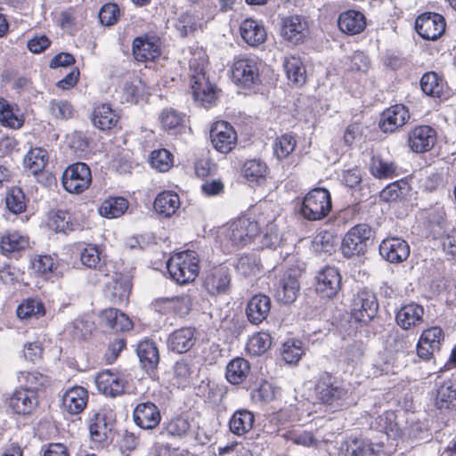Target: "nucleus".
Wrapping results in <instances>:
<instances>
[{
	"mask_svg": "<svg viewBox=\"0 0 456 456\" xmlns=\"http://www.w3.org/2000/svg\"><path fill=\"white\" fill-rule=\"evenodd\" d=\"M206 54L200 51L194 53L190 60V70L191 72V92L195 101L207 107L216 99V91L214 85L205 74Z\"/></svg>",
	"mask_w": 456,
	"mask_h": 456,
	"instance_id": "1",
	"label": "nucleus"
},
{
	"mask_svg": "<svg viewBox=\"0 0 456 456\" xmlns=\"http://www.w3.org/2000/svg\"><path fill=\"white\" fill-rule=\"evenodd\" d=\"M317 399L323 404L338 408L348 404L351 391L349 385L339 383L329 373L321 375L315 385Z\"/></svg>",
	"mask_w": 456,
	"mask_h": 456,
	"instance_id": "2",
	"label": "nucleus"
},
{
	"mask_svg": "<svg viewBox=\"0 0 456 456\" xmlns=\"http://www.w3.org/2000/svg\"><path fill=\"white\" fill-rule=\"evenodd\" d=\"M200 260L194 251H183L173 255L167 263V271L179 284L193 281L199 275Z\"/></svg>",
	"mask_w": 456,
	"mask_h": 456,
	"instance_id": "3",
	"label": "nucleus"
},
{
	"mask_svg": "<svg viewBox=\"0 0 456 456\" xmlns=\"http://www.w3.org/2000/svg\"><path fill=\"white\" fill-rule=\"evenodd\" d=\"M331 208L330 191L324 188H315L304 197L300 207V214L309 221H319L330 214Z\"/></svg>",
	"mask_w": 456,
	"mask_h": 456,
	"instance_id": "4",
	"label": "nucleus"
},
{
	"mask_svg": "<svg viewBox=\"0 0 456 456\" xmlns=\"http://www.w3.org/2000/svg\"><path fill=\"white\" fill-rule=\"evenodd\" d=\"M115 421V415L110 409L92 411L88 419V428L92 441L101 446L107 445Z\"/></svg>",
	"mask_w": 456,
	"mask_h": 456,
	"instance_id": "5",
	"label": "nucleus"
},
{
	"mask_svg": "<svg viewBox=\"0 0 456 456\" xmlns=\"http://www.w3.org/2000/svg\"><path fill=\"white\" fill-rule=\"evenodd\" d=\"M261 224H265V222L261 219L255 221L245 216L239 218L229 224L225 232V237L232 245L243 247L259 233Z\"/></svg>",
	"mask_w": 456,
	"mask_h": 456,
	"instance_id": "6",
	"label": "nucleus"
},
{
	"mask_svg": "<svg viewBox=\"0 0 456 456\" xmlns=\"http://www.w3.org/2000/svg\"><path fill=\"white\" fill-rule=\"evenodd\" d=\"M61 180L63 188L67 191L80 194L92 183L91 170L86 164L77 162L65 169Z\"/></svg>",
	"mask_w": 456,
	"mask_h": 456,
	"instance_id": "7",
	"label": "nucleus"
},
{
	"mask_svg": "<svg viewBox=\"0 0 456 456\" xmlns=\"http://www.w3.org/2000/svg\"><path fill=\"white\" fill-rule=\"evenodd\" d=\"M232 78L243 87H251L260 82L259 62L255 58H235L232 66Z\"/></svg>",
	"mask_w": 456,
	"mask_h": 456,
	"instance_id": "8",
	"label": "nucleus"
},
{
	"mask_svg": "<svg viewBox=\"0 0 456 456\" xmlns=\"http://www.w3.org/2000/svg\"><path fill=\"white\" fill-rule=\"evenodd\" d=\"M339 456H386L384 444L367 438L349 437L338 447Z\"/></svg>",
	"mask_w": 456,
	"mask_h": 456,
	"instance_id": "9",
	"label": "nucleus"
},
{
	"mask_svg": "<svg viewBox=\"0 0 456 456\" xmlns=\"http://www.w3.org/2000/svg\"><path fill=\"white\" fill-rule=\"evenodd\" d=\"M371 230L367 224H357L351 228L342 241V253L346 257H352L363 254L366 243L370 240Z\"/></svg>",
	"mask_w": 456,
	"mask_h": 456,
	"instance_id": "10",
	"label": "nucleus"
},
{
	"mask_svg": "<svg viewBox=\"0 0 456 456\" xmlns=\"http://www.w3.org/2000/svg\"><path fill=\"white\" fill-rule=\"evenodd\" d=\"M378 308L379 304L374 293L364 289L354 295L351 314L356 322L368 323L376 315Z\"/></svg>",
	"mask_w": 456,
	"mask_h": 456,
	"instance_id": "11",
	"label": "nucleus"
},
{
	"mask_svg": "<svg viewBox=\"0 0 456 456\" xmlns=\"http://www.w3.org/2000/svg\"><path fill=\"white\" fill-rule=\"evenodd\" d=\"M210 140L216 151L228 153L237 143V133L228 122L218 121L211 126Z\"/></svg>",
	"mask_w": 456,
	"mask_h": 456,
	"instance_id": "12",
	"label": "nucleus"
},
{
	"mask_svg": "<svg viewBox=\"0 0 456 456\" xmlns=\"http://www.w3.org/2000/svg\"><path fill=\"white\" fill-rule=\"evenodd\" d=\"M444 18L436 12H426L419 15L415 21V28L418 34L427 40H436L445 30Z\"/></svg>",
	"mask_w": 456,
	"mask_h": 456,
	"instance_id": "13",
	"label": "nucleus"
},
{
	"mask_svg": "<svg viewBox=\"0 0 456 456\" xmlns=\"http://www.w3.org/2000/svg\"><path fill=\"white\" fill-rule=\"evenodd\" d=\"M232 275L227 266L218 265L207 271L203 286L211 295L226 294L231 289Z\"/></svg>",
	"mask_w": 456,
	"mask_h": 456,
	"instance_id": "14",
	"label": "nucleus"
},
{
	"mask_svg": "<svg viewBox=\"0 0 456 456\" xmlns=\"http://www.w3.org/2000/svg\"><path fill=\"white\" fill-rule=\"evenodd\" d=\"M444 334L440 327L434 326L425 330L417 344V354L424 360H430L434 354L440 350Z\"/></svg>",
	"mask_w": 456,
	"mask_h": 456,
	"instance_id": "15",
	"label": "nucleus"
},
{
	"mask_svg": "<svg viewBox=\"0 0 456 456\" xmlns=\"http://www.w3.org/2000/svg\"><path fill=\"white\" fill-rule=\"evenodd\" d=\"M132 53L138 61H154L160 54V42L156 36L144 34L133 40Z\"/></svg>",
	"mask_w": 456,
	"mask_h": 456,
	"instance_id": "16",
	"label": "nucleus"
},
{
	"mask_svg": "<svg viewBox=\"0 0 456 456\" xmlns=\"http://www.w3.org/2000/svg\"><path fill=\"white\" fill-rule=\"evenodd\" d=\"M341 288V275L336 267L327 266L316 276V292L322 297L332 298Z\"/></svg>",
	"mask_w": 456,
	"mask_h": 456,
	"instance_id": "17",
	"label": "nucleus"
},
{
	"mask_svg": "<svg viewBox=\"0 0 456 456\" xmlns=\"http://www.w3.org/2000/svg\"><path fill=\"white\" fill-rule=\"evenodd\" d=\"M436 142V132L429 126H419L408 134V145L416 153L429 151Z\"/></svg>",
	"mask_w": 456,
	"mask_h": 456,
	"instance_id": "18",
	"label": "nucleus"
},
{
	"mask_svg": "<svg viewBox=\"0 0 456 456\" xmlns=\"http://www.w3.org/2000/svg\"><path fill=\"white\" fill-rule=\"evenodd\" d=\"M379 254L387 261L399 264L409 257L410 246L407 241L401 238H387L380 243Z\"/></svg>",
	"mask_w": 456,
	"mask_h": 456,
	"instance_id": "19",
	"label": "nucleus"
},
{
	"mask_svg": "<svg viewBox=\"0 0 456 456\" xmlns=\"http://www.w3.org/2000/svg\"><path fill=\"white\" fill-rule=\"evenodd\" d=\"M299 274L300 271L297 268H289L283 273L276 291L279 301L290 304L296 300L299 291Z\"/></svg>",
	"mask_w": 456,
	"mask_h": 456,
	"instance_id": "20",
	"label": "nucleus"
},
{
	"mask_svg": "<svg viewBox=\"0 0 456 456\" xmlns=\"http://www.w3.org/2000/svg\"><path fill=\"white\" fill-rule=\"evenodd\" d=\"M95 383L100 393L116 397L124 393L126 381L117 372L104 370L96 376Z\"/></svg>",
	"mask_w": 456,
	"mask_h": 456,
	"instance_id": "21",
	"label": "nucleus"
},
{
	"mask_svg": "<svg viewBox=\"0 0 456 456\" xmlns=\"http://www.w3.org/2000/svg\"><path fill=\"white\" fill-rule=\"evenodd\" d=\"M9 407L17 413L28 415L34 411L38 404L37 394L32 389L21 387L16 389L9 398Z\"/></svg>",
	"mask_w": 456,
	"mask_h": 456,
	"instance_id": "22",
	"label": "nucleus"
},
{
	"mask_svg": "<svg viewBox=\"0 0 456 456\" xmlns=\"http://www.w3.org/2000/svg\"><path fill=\"white\" fill-rule=\"evenodd\" d=\"M134 423L143 429H153L160 422L159 409L151 402L141 403L136 405L133 412Z\"/></svg>",
	"mask_w": 456,
	"mask_h": 456,
	"instance_id": "23",
	"label": "nucleus"
},
{
	"mask_svg": "<svg viewBox=\"0 0 456 456\" xmlns=\"http://www.w3.org/2000/svg\"><path fill=\"white\" fill-rule=\"evenodd\" d=\"M409 118L408 109L404 105L396 104L383 111L379 127L385 133H392L403 126Z\"/></svg>",
	"mask_w": 456,
	"mask_h": 456,
	"instance_id": "24",
	"label": "nucleus"
},
{
	"mask_svg": "<svg viewBox=\"0 0 456 456\" xmlns=\"http://www.w3.org/2000/svg\"><path fill=\"white\" fill-rule=\"evenodd\" d=\"M306 22L298 15H291L282 19L281 35L291 45H298L305 37Z\"/></svg>",
	"mask_w": 456,
	"mask_h": 456,
	"instance_id": "25",
	"label": "nucleus"
},
{
	"mask_svg": "<svg viewBox=\"0 0 456 456\" xmlns=\"http://www.w3.org/2000/svg\"><path fill=\"white\" fill-rule=\"evenodd\" d=\"M195 329L183 327L169 334L167 344L169 350L176 354H184L190 351L196 343Z\"/></svg>",
	"mask_w": 456,
	"mask_h": 456,
	"instance_id": "26",
	"label": "nucleus"
},
{
	"mask_svg": "<svg viewBox=\"0 0 456 456\" xmlns=\"http://www.w3.org/2000/svg\"><path fill=\"white\" fill-rule=\"evenodd\" d=\"M424 308L416 303L403 305L396 313L395 321L404 330L419 327L424 322Z\"/></svg>",
	"mask_w": 456,
	"mask_h": 456,
	"instance_id": "27",
	"label": "nucleus"
},
{
	"mask_svg": "<svg viewBox=\"0 0 456 456\" xmlns=\"http://www.w3.org/2000/svg\"><path fill=\"white\" fill-rule=\"evenodd\" d=\"M271 298L265 294L254 295L248 302L246 315L252 324H259L265 321L271 311Z\"/></svg>",
	"mask_w": 456,
	"mask_h": 456,
	"instance_id": "28",
	"label": "nucleus"
},
{
	"mask_svg": "<svg viewBox=\"0 0 456 456\" xmlns=\"http://www.w3.org/2000/svg\"><path fill=\"white\" fill-rule=\"evenodd\" d=\"M242 39L252 47L264 44L266 40V30L262 22L253 19H246L240 26Z\"/></svg>",
	"mask_w": 456,
	"mask_h": 456,
	"instance_id": "29",
	"label": "nucleus"
},
{
	"mask_svg": "<svg viewBox=\"0 0 456 456\" xmlns=\"http://www.w3.org/2000/svg\"><path fill=\"white\" fill-rule=\"evenodd\" d=\"M434 404L441 413H446L456 408V383L451 380L444 381L438 386Z\"/></svg>",
	"mask_w": 456,
	"mask_h": 456,
	"instance_id": "30",
	"label": "nucleus"
},
{
	"mask_svg": "<svg viewBox=\"0 0 456 456\" xmlns=\"http://www.w3.org/2000/svg\"><path fill=\"white\" fill-rule=\"evenodd\" d=\"M153 206L160 217H171L180 208V197L175 191H164L157 195Z\"/></svg>",
	"mask_w": 456,
	"mask_h": 456,
	"instance_id": "31",
	"label": "nucleus"
},
{
	"mask_svg": "<svg viewBox=\"0 0 456 456\" xmlns=\"http://www.w3.org/2000/svg\"><path fill=\"white\" fill-rule=\"evenodd\" d=\"M255 415L246 409H240L233 412L229 419L230 431L238 436H244L253 429Z\"/></svg>",
	"mask_w": 456,
	"mask_h": 456,
	"instance_id": "32",
	"label": "nucleus"
},
{
	"mask_svg": "<svg viewBox=\"0 0 456 456\" xmlns=\"http://www.w3.org/2000/svg\"><path fill=\"white\" fill-rule=\"evenodd\" d=\"M88 401V392L82 387L69 389L62 398L64 408L70 414H78L84 411Z\"/></svg>",
	"mask_w": 456,
	"mask_h": 456,
	"instance_id": "33",
	"label": "nucleus"
},
{
	"mask_svg": "<svg viewBox=\"0 0 456 456\" xmlns=\"http://www.w3.org/2000/svg\"><path fill=\"white\" fill-rule=\"evenodd\" d=\"M338 22L340 30L350 35L359 34L366 27L365 16L361 12L354 10L341 13Z\"/></svg>",
	"mask_w": 456,
	"mask_h": 456,
	"instance_id": "34",
	"label": "nucleus"
},
{
	"mask_svg": "<svg viewBox=\"0 0 456 456\" xmlns=\"http://www.w3.org/2000/svg\"><path fill=\"white\" fill-rule=\"evenodd\" d=\"M137 355L143 369L153 370L159 364V354L155 343L146 339L138 343Z\"/></svg>",
	"mask_w": 456,
	"mask_h": 456,
	"instance_id": "35",
	"label": "nucleus"
},
{
	"mask_svg": "<svg viewBox=\"0 0 456 456\" xmlns=\"http://www.w3.org/2000/svg\"><path fill=\"white\" fill-rule=\"evenodd\" d=\"M102 322L110 330L127 331L132 329L133 323L129 317L116 308L105 309L102 312Z\"/></svg>",
	"mask_w": 456,
	"mask_h": 456,
	"instance_id": "36",
	"label": "nucleus"
},
{
	"mask_svg": "<svg viewBox=\"0 0 456 456\" xmlns=\"http://www.w3.org/2000/svg\"><path fill=\"white\" fill-rule=\"evenodd\" d=\"M283 68L291 84L296 86L305 84L306 80V71L302 60L298 56L291 55L285 57Z\"/></svg>",
	"mask_w": 456,
	"mask_h": 456,
	"instance_id": "37",
	"label": "nucleus"
},
{
	"mask_svg": "<svg viewBox=\"0 0 456 456\" xmlns=\"http://www.w3.org/2000/svg\"><path fill=\"white\" fill-rule=\"evenodd\" d=\"M92 119L97 128L104 131L116 126L118 116L109 104H102L94 110Z\"/></svg>",
	"mask_w": 456,
	"mask_h": 456,
	"instance_id": "38",
	"label": "nucleus"
},
{
	"mask_svg": "<svg viewBox=\"0 0 456 456\" xmlns=\"http://www.w3.org/2000/svg\"><path fill=\"white\" fill-rule=\"evenodd\" d=\"M131 290L129 281L120 275H117L107 287V293L114 304H123L128 300Z\"/></svg>",
	"mask_w": 456,
	"mask_h": 456,
	"instance_id": "39",
	"label": "nucleus"
},
{
	"mask_svg": "<svg viewBox=\"0 0 456 456\" xmlns=\"http://www.w3.org/2000/svg\"><path fill=\"white\" fill-rule=\"evenodd\" d=\"M28 247V238L17 231H8L0 238V248L4 253L21 251Z\"/></svg>",
	"mask_w": 456,
	"mask_h": 456,
	"instance_id": "40",
	"label": "nucleus"
},
{
	"mask_svg": "<svg viewBox=\"0 0 456 456\" xmlns=\"http://www.w3.org/2000/svg\"><path fill=\"white\" fill-rule=\"evenodd\" d=\"M49 155L45 149L41 147L32 148L25 156L24 165L33 175L41 173L46 167Z\"/></svg>",
	"mask_w": 456,
	"mask_h": 456,
	"instance_id": "41",
	"label": "nucleus"
},
{
	"mask_svg": "<svg viewBox=\"0 0 456 456\" xmlns=\"http://www.w3.org/2000/svg\"><path fill=\"white\" fill-rule=\"evenodd\" d=\"M128 208V201L123 197H110L99 208V214L105 218L120 217Z\"/></svg>",
	"mask_w": 456,
	"mask_h": 456,
	"instance_id": "42",
	"label": "nucleus"
},
{
	"mask_svg": "<svg viewBox=\"0 0 456 456\" xmlns=\"http://www.w3.org/2000/svg\"><path fill=\"white\" fill-rule=\"evenodd\" d=\"M249 369L248 361L235 358L226 367V379L232 384H240L248 377Z\"/></svg>",
	"mask_w": 456,
	"mask_h": 456,
	"instance_id": "43",
	"label": "nucleus"
},
{
	"mask_svg": "<svg viewBox=\"0 0 456 456\" xmlns=\"http://www.w3.org/2000/svg\"><path fill=\"white\" fill-rule=\"evenodd\" d=\"M422 91L433 97H441L444 89L445 82L436 72H428L420 79Z\"/></svg>",
	"mask_w": 456,
	"mask_h": 456,
	"instance_id": "44",
	"label": "nucleus"
},
{
	"mask_svg": "<svg viewBox=\"0 0 456 456\" xmlns=\"http://www.w3.org/2000/svg\"><path fill=\"white\" fill-rule=\"evenodd\" d=\"M370 172L379 179L393 178L397 175V167L393 161H385L379 157L373 156L370 164Z\"/></svg>",
	"mask_w": 456,
	"mask_h": 456,
	"instance_id": "45",
	"label": "nucleus"
},
{
	"mask_svg": "<svg viewBox=\"0 0 456 456\" xmlns=\"http://www.w3.org/2000/svg\"><path fill=\"white\" fill-rule=\"evenodd\" d=\"M0 123L12 129L20 128L24 123L22 118L14 112L13 106L4 99H0Z\"/></svg>",
	"mask_w": 456,
	"mask_h": 456,
	"instance_id": "46",
	"label": "nucleus"
},
{
	"mask_svg": "<svg viewBox=\"0 0 456 456\" xmlns=\"http://www.w3.org/2000/svg\"><path fill=\"white\" fill-rule=\"evenodd\" d=\"M159 119L162 128L172 134H177L183 126V117L174 109L164 110Z\"/></svg>",
	"mask_w": 456,
	"mask_h": 456,
	"instance_id": "47",
	"label": "nucleus"
},
{
	"mask_svg": "<svg viewBox=\"0 0 456 456\" xmlns=\"http://www.w3.org/2000/svg\"><path fill=\"white\" fill-rule=\"evenodd\" d=\"M242 172L248 182L259 183L265 177L267 166L261 159H250L245 162Z\"/></svg>",
	"mask_w": 456,
	"mask_h": 456,
	"instance_id": "48",
	"label": "nucleus"
},
{
	"mask_svg": "<svg viewBox=\"0 0 456 456\" xmlns=\"http://www.w3.org/2000/svg\"><path fill=\"white\" fill-rule=\"evenodd\" d=\"M272 339L268 333L258 332L252 335L247 343V350L252 355H261L271 346Z\"/></svg>",
	"mask_w": 456,
	"mask_h": 456,
	"instance_id": "49",
	"label": "nucleus"
},
{
	"mask_svg": "<svg viewBox=\"0 0 456 456\" xmlns=\"http://www.w3.org/2000/svg\"><path fill=\"white\" fill-rule=\"evenodd\" d=\"M94 328V324L87 318L81 317L75 319L68 327L70 335L76 339L88 338Z\"/></svg>",
	"mask_w": 456,
	"mask_h": 456,
	"instance_id": "50",
	"label": "nucleus"
},
{
	"mask_svg": "<svg viewBox=\"0 0 456 456\" xmlns=\"http://www.w3.org/2000/svg\"><path fill=\"white\" fill-rule=\"evenodd\" d=\"M176 28L183 37H186L198 28H202V19L192 13H183L180 15Z\"/></svg>",
	"mask_w": 456,
	"mask_h": 456,
	"instance_id": "51",
	"label": "nucleus"
},
{
	"mask_svg": "<svg viewBox=\"0 0 456 456\" xmlns=\"http://www.w3.org/2000/svg\"><path fill=\"white\" fill-rule=\"evenodd\" d=\"M376 426L380 431L384 432L387 436H398L400 434L399 428L395 422V414L393 411H385L376 419Z\"/></svg>",
	"mask_w": 456,
	"mask_h": 456,
	"instance_id": "52",
	"label": "nucleus"
},
{
	"mask_svg": "<svg viewBox=\"0 0 456 456\" xmlns=\"http://www.w3.org/2000/svg\"><path fill=\"white\" fill-rule=\"evenodd\" d=\"M408 188L409 186L406 181H395L381 191L380 199L387 202L396 201L403 197L407 192Z\"/></svg>",
	"mask_w": 456,
	"mask_h": 456,
	"instance_id": "53",
	"label": "nucleus"
},
{
	"mask_svg": "<svg viewBox=\"0 0 456 456\" xmlns=\"http://www.w3.org/2000/svg\"><path fill=\"white\" fill-rule=\"evenodd\" d=\"M44 314V305L37 299H28L20 304L17 309V315L21 320L29 319L31 317L38 318Z\"/></svg>",
	"mask_w": 456,
	"mask_h": 456,
	"instance_id": "54",
	"label": "nucleus"
},
{
	"mask_svg": "<svg viewBox=\"0 0 456 456\" xmlns=\"http://www.w3.org/2000/svg\"><path fill=\"white\" fill-rule=\"evenodd\" d=\"M18 379L20 382L24 383V389H32L35 392L48 383L47 377L37 371H20Z\"/></svg>",
	"mask_w": 456,
	"mask_h": 456,
	"instance_id": "55",
	"label": "nucleus"
},
{
	"mask_svg": "<svg viewBox=\"0 0 456 456\" xmlns=\"http://www.w3.org/2000/svg\"><path fill=\"white\" fill-rule=\"evenodd\" d=\"M150 162L159 172H167L173 166V155L166 149L155 150L151 152Z\"/></svg>",
	"mask_w": 456,
	"mask_h": 456,
	"instance_id": "56",
	"label": "nucleus"
},
{
	"mask_svg": "<svg viewBox=\"0 0 456 456\" xmlns=\"http://www.w3.org/2000/svg\"><path fill=\"white\" fill-rule=\"evenodd\" d=\"M235 268L242 275L248 276L260 270V262L255 255H243L238 258Z\"/></svg>",
	"mask_w": 456,
	"mask_h": 456,
	"instance_id": "57",
	"label": "nucleus"
},
{
	"mask_svg": "<svg viewBox=\"0 0 456 456\" xmlns=\"http://www.w3.org/2000/svg\"><path fill=\"white\" fill-rule=\"evenodd\" d=\"M297 142L293 135L283 134L274 142V154L279 159H285L294 151Z\"/></svg>",
	"mask_w": 456,
	"mask_h": 456,
	"instance_id": "58",
	"label": "nucleus"
},
{
	"mask_svg": "<svg viewBox=\"0 0 456 456\" xmlns=\"http://www.w3.org/2000/svg\"><path fill=\"white\" fill-rule=\"evenodd\" d=\"M7 208L13 214L22 213L26 209L25 195L21 189L12 188L5 198Z\"/></svg>",
	"mask_w": 456,
	"mask_h": 456,
	"instance_id": "59",
	"label": "nucleus"
},
{
	"mask_svg": "<svg viewBox=\"0 0 456 456\" xmlns=\"http://www.w3.org/2000/svg\"><path fill=\"white\" fill-rule=\"evenodd\" d=\"M411 345L409 337L398 331L391 333L387 339V348L393 353L405 352Z\"/></svg>",
	"mask_w": 456,
	"mask_h": 456,
	"instance_id": "60",
	"label": "nucleus"
},
{
	"mask_svg": "<svg viewBox=\"0 0 456 456\" xmlns=\"http://www.w3.org/2000/svg\"><path fill=\"white\" fill-rule=\"evenodd\" d=\"M50 113L55 118L60 119H68L72 118L74 110L72 105L63 100H53L49 104Z\"/></svg>",
	"mask_w": 456,
	"mask_h": 456,
	"instance_id": "61",
	"label": "nucleus"
},
{
	"mask_svg": "<svg viewBox=\"0 0 456 456\" xmlns=\"http://www.w3.org/2000/svg\"><path fill=\"white\" fill-rule=\"evenodd\" d=\"M281 355L283 360L288 363L297 362L303 355V349L301 342L299 341H288L283 344Z\"/></svg>",
	"mask_w": 456,
	"mask_h": 456,
	"instance_id": "62",
	"label": "nucleus"
},
{
	"mask_svg": "<svg viewBox=\"0 0 456 456\" xmlns=\"http://www.w3.org/2000/svg\"><path fill=\"white\" fill-rule=\"evenodd\" d=\"M82 264L88 268L96 269L101 265L102 258L98 248L94 245H87L80 254Z\"/></svg>",
	"mask_w": 456,
	"mask_h": 456,
	"instance_id": "63",
	"label": "nucleus"
},
{
	"mask_svg": "<svg viewBox=\"0 0 456 456\" xmlns=\"http://www.w3.org/2000/svg\"><path fill=\"white\" fill-rule=\"evenodd\" d=\"M190 429V422L182 417L170 419L165 424V430L171 436H183Z\"/></svg>",
	"mask_w": 456,
	"mask_h": 456,
	"instance_id": "64",
	"label": "nucleus"
}]
</instances>
